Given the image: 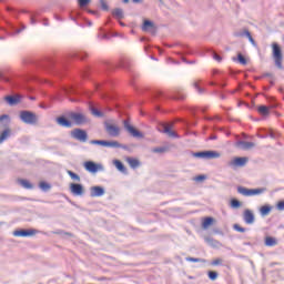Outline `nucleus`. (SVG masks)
Wrapping results in <instances>:
<instances>
[{"label":"nucleus","mask_w":284,"mask_h":284,"mask_svg":"<svg viewBox=\"0 0 284 284\" xmlns=\"http://www.w3.org/2000/svg\"><path fill=\"white\" fill-rule=\"evenodd\" d=\"M65 68V61L57 62L54 60H47L39 65V69L49 74H61Z\"/></svg>","instance_id":"1"},{"label":"nucleus","mask_w":284,"mask_h":284,"mask_svg":"<svg viewBox=\"0 0 284 284\" xmlns=\"http://www.w3.org/2000/svg\"><path fill=\"white\" fill-rule=\"evenodd\" d=\"M19 119L20 121H22V123H26L27 125H37V123H39V118L37 116V113L29 110L20 111Z\"/></svg>","instance_id":"2"},{"label":"nucleus","mask_w":284,"mask_h":284,"mask_svg":"<svg viewBox=\"0 0 284 284\" xmlns=\"http://www.w3.org/2000/svg\"><path fill=\"white\" fill-rule=\"evenodd\" d=\"M272 57L274 59V63L278 70H283V50L281 45L276 42L272 43Z\"/></svg>","instance_id":"3"},{"label":"nucleus","mask_w":284,"mask_h":284,"mask_svg":"<svg viewBox=\"0 0 284 284\" xmlns=\"http://www.w3.org/2000/svg\"><path fill=\"white\" fill-rule=\"evenodd\" d=\"M192 156L195 159H204L205 161H210L212 159H221V153L219 151H200V152H193Z\"/></svg>","instance_id":"4"},{"label":"nucleus","mask_w":284,"mask_h":284,"mask_svg":"<svg viewBox=\"0 0 284 284\" xmlns=\"http://www.w3.org/2000/svg\"><path fill=\"white\" fill-rule=\"evenodd\" d=\"M84 170H87V172H90L91 174H97V172H105V168H103V164H97L93 161L84 162Z\"/></svg>","instance_id":"5"},{"label":"nucleus","mask_w":284,"mask_h":284,"mask_svg":"<svg viewBox=\"0 0 284 284\" xmlns=\"http://www.w3.org/2000/svg\"><path fill=\"white\" fill-rule=\"evenodd\" d=\"M71 139H75L80 143H88V132L83 129H74L71 131Z\"/></svg>","instance_id":"6"},{"label":"nucleus","mask_w":284,"mask_h":284,"mask_svg":"<svg viewBox=\"0 0 284 284\" xmlns=\"http://www.w3.org/2000/svg\"><path fill=\"white\" fill-rule=\"evenodd\" d=\"M247 161H250L247 156H240L231 160L227 165L229 168H232V170H236L237 168H245Z\"/></svg>","instance_id":"7"},{"label":"nucleus","mask_w":284,"mask_h":284,"mask_svg":"<svg viewBox=\"0 0 284 284\" xmlns=\"http://www.w3.org/2000/svg\"><path fill=\"white\" fill-rule=\"evenodd\" d=\"M124 130L131 134L134 139H143V134L141 131L136 130L132 124H130V120H124L123 121Z\"/></svg>","instance_id":"8"},{"label":"nucleus","mask_w":284,"mask_h":284,"mask_svg":"<svg viewBox=\"0 0 284 284\" xmlns=\"http://www.w3.org/2000/svg\"><path fill=\"white\" fill-rule=\"evenodd\" d=\"M104 130L109 136L115 139L121 134V129L118 125L111 124L110 122H104Z\"/></svg>","instance_id":"9"},{"label":"nucleus","mask_w":284,"mask_h":284,"mask_svg":"<svg viewBox=\"0 0 284 284\" xmlns=\"http://www.w3.org/2000/svg\"><path fill=\"white\" fill-rule=\"evenodd\" d=\"M69 116L72 119V121H74L75 125H84V123H88V116H85L83 113L71 112Z\"/></svg>","instance_id":"10"},{"label":"nucleus","mask_w":284,"mask_h":284,"mask_svg":"<svg viewBox=\"0 0 284 284\" xmlns=\"http://www.w3.org/2000/svg\"><path fill=\"white\" fill-rule=\"evenodd\" d=\"M39 231L34 230V229H21V230H16L13 232V236H18V237H22V239H28L29 236H34V234H38Z\"/></svg>","instance_id":"11"},{"label":"nucleus","mask_w":284,"mask_h":284,"mask_svg":"<svg viewBox=\"0 0 284 284\" xmlns=\"http://www.w3.org/2000/svg\"><path fill=\"white\" fill-rule=\"evenodd\" d=\"M23 99V95L21 94H12V95H6L4 101L10 106L19 105L21 100Z\"/></svg>","instance_id":"12"},{"label":"nucleus","mask_w":284,"mask_h":284,"mask_svg":"<svg viewBox=\"0 0 284 284\" xmlns=\"http://www.w3.org/2000/svg\"><path fill=\"white\" fill-rule=\"evenodd\" d=\"M243 221L246 225H254L256 217L254 216V212L252 210L246 209L243 212Z\"/></svg>","instance_id":"13"},{"label":"nucleus","mask_w":284,"mask_h":284,"mask_svg":"<svg viewBox=\"0 0 284 284\" xmlns=\"http://www.w3.org/2000/svg\"><path fill=\"white\" fill-rule=\"evenodd\" d=\"M70 192L73 196H83V184L80 183H71Z\"/></svg>","instance_id":"14"},{"label":"nucleus","mask_w":284,"mask_h":284,"mask_svg":"<svg viewBox=\"0 0 284 284\" xmlns=\"http://www.w3.org/2000/svg\"><path fill=\"white\" fill-rule=\"evenodd\" d=\"M104 194H105V189L103 186H91L90 187L91 199H97L99 196H103Z\"/></svg>","instance_id":"15"},{"label":"nucleus","mask_w":284,"mask_h":284,"mask_svg":"<svg viewBox=\"0 0 284 284\" xmlns=\"http://www.w3.org/2000/svg\"><path fill=\"white\" fill-rule=\"evenodd\" d=\"M159 131L168 134V136H170L171 139H181V136L178 135L176 132L172 131V128L170 125L164 124L159 129Z\"/></svg>","instance_id":"16"},{"label":"nucleus","mask_w":284,"mask_h":284,"mask_svg":"<svg viewBox=\"0 0 284 284\" xmlns=\"http://www.w3.org/2000/svg\"><path fill=\"white\" fill-rule=\"evenodd\" d=\"M55 123L60 125V128H72V121L65 118V115L58 116Z\"/></svg>","instance_id":"17"},{"label":"nucleus","mask_w":284,"mask_h":284,"mask_svg":"<svg viewBox=\"0 0 284 284\" xmlns=\"http://www.w3.org/2000/svg\"><path fill=\"white\" fill-rule=\"evenodd\" d=\"M254 145H255L254 142H247L243 140H240L236 142V148H241V150H252Z\"/></svg>","instance_id":"18"},{"label":"nucleus","mask_w":284,"mask_h":284,"mask_svg":"<svg viewBox=\"0 0 284 284\" xmlns=\"http://www.w3.org/2000/svg\"><path fill=\"white\" fill-rule=\"evenodd\" d=\"M10 30H13V32H10L9 36L10 37H17V34H21V32H23V30H26V24H20V29H17V27H14V24H9Z\"/></svg>","instance_id":"19"},{"label":"nucleus","mask_w":284,"mask_h":284,"mask_svg":"<svg viewBox=\"0 0 284 284\" xmlns=\"http://www.w3.org/2000/svg\"><path fill=\"white\" fill-rule=\"evenodd\" d=\"M113 165L119 172H121V174H128V168H125V164H123V162H121L120 160H114Z\"/></svg>","instance_id":"20"},{"label":"nucleus","mask_w":284,"mask_h":284,"mask_svg":"<svg viewBox=\"0 0 284 284\" xmlns=\"http://www.w3.org/2000/svg\"><path fill=\"white\" fill-rule=\"evenodd\" d=\"M112 16L114 17V19H116L118 21H121V19H125V13L123 12V9L121 8H115L112 10Z\"/></svg>","instance_id":"21"},{"label":"nucleus","mask_w":284,"mask_h":284,"mask_svg":"<svg viewBox=\"0 0 284 284\" xmlns=\"http://www.w3.org/2000/svg\"><path fill=\"white\" fill-rule=\"evenodd\" d=\"M126 163H129L132 170H136L138 168H141V161L134 158H126Z\"/></svg>","instance_id":"22"},{"label":"nucleus","mask_w":284,"mask_h":284,"mask_svg":"<svg viewBox=\"0 0 284 284\" xmlns=\"http://www.w3.org/2000/svg\"><path fill=\"white\" fill-rule=\"evenodd\" d=\"M71 59H80L81 61H85L88 59V53L83 51H77L70 54Z\"/></svg>","instance_id":"23"},{"label":"nucleus","mask_w":284,"mask_h":284,"mask_svg":"<svg viewBox=\"0 0 284 284\" xmlns=\"http://www.w3.org/2000/svg\"><path fill=\"white\" fill-rule=\"evenodd\" d=\"M264 245H266V247H275V245H278V242L276 241V237L266 236Z\"/></svg>","instance_id":"24"},{"label":"nucleus","mask_w":284,"mask_h":284,"mask_svg":"<svg viewBox=\"0 0 284 284\" xmlns=\"http://www.w3.org/2000/svg\"><path fill=\"white\" fill-rule=\"evenodd\" d=\"M205 243H207V245H210L211 247H221V242H219L214 237H205Z\"/></svg>","instance_id":"25"},{"label":"nucleus","mask_w":284,"mask_h":284,"mask_svg":"<svg viewBox=\"0 0 284 284\" xmlns=\"http://www.w3.org/2000/svg\"><path fill=\"white\" fill-rule=\"evenodd\" d=\"M237 193L242 194V196H251V189L245 186H237Z\"/></svg>","instance_id":"26"},{"label":"nucleus","mask_w":284,"mask_h":284,"mask_svg":"<svg viewBox=\"0 0 284 284\" xmlns=\"http://www.w3.org/2000/svg\"><path fill=\"white\" fill-rule=\"evenodd\" d=\"M11 131L10 128H7L4 131L0 134V144L3 143L8 138H10Z\"/></svg>","instance_id":"27"},{"label":"nucleus","mask_w":284,"mask_h":284,"mask_svg":"<svg viewBox=\"0 0 284 284\" xmlns=\"http://www.w3.org/2000/svg\"><path fill=\"white\" fill-rule=\"evenodd\" d=\"M104 148L118 149V148H121V143H119L118 141H108V140H105L104 141Z\"/></svg>","instance_id":"28"},{"label":"nucleus","mask_w":284,"mask_h":284,"mask_svg":"<svg viewBox=\"0 0 284 284\" xmlns=\"http://www.w3.org/2000/svg\"><path fill=\"white\" fill-rule=\"evenodd\" d=\"M150 28H154V22H152L151 20H144L142 24L143 32H148Z\"/></svg>","instance_id":"29"},{"label":"nucleus","mask_w":284,"mask_h":284,"mask_svg":"<svg viewBox=\"0 0 284 284\" xmlns=\"http://www.w3.org/2000/svg\"><path fill=\"white\" fill-rule=\"evenodd\" d=\"M214 223V217H205L202 222L203 230H207Z\"/></svg>","instance_id":"30"},{"label":"nucleus","mask_w":284,"mask_h":284,"mask_svg":"<svg viewBox=\"0 0 284 284\" xmlns=\"http://www.w3.org/2000/svg\"><path fill=\"white\" fill-rule=\"evenodd\" d=\"M90 111L93 116H97V119H103V116H104L103 112L99 111V109H97L94 106H91Z\"/></svg>","instance_id":"31"},{"label":"nucleus","mask_w":284,"mask_h":284,"mask_svg":"<svg viewBox=\"0 0 284 284\" xmlns=\"http://www.w3.org/2000/svg\"><path fill=\"white\" fill-rule=\"evenodd\" d=\"M168 150H170L168 146H158L152 149L151 152H153V154H164V152H168Z\"/></svg>","instance_id":"32"},{"label":"nucleus","mask_w":284,"mask_h":284,"mask_svg":"<svg viewBox=\"0 0 284 284\" xmlns=\"http://www.w3.org/2000/svg\"><path fill=\"white\" fill-rule=\"evenodd\" d=\"M257 112L262 114V116H267L270 114V108H267L266 105H260L257 108Z\"/></svg>","instance_id":"33"},{"label":"nucleus","mask_w":284,"mask_h":284,"mask_svg":"<svg viewBox=\"0 0 284 284\" xmlns=\"http://www.w3.org/2000/svg\"><path fill=\"white\" fill-rule=\"evenodd\" d=\"M264 192H267V189H251V196H258V194H264Z\"/></svg>","instance_id":"34"},{"label":"nucleus","mask_w":284,"mask_h":284,"mask_svg":"<svg viewBox=\"0 0 284 284\" xmlns=\"http://www.w3.org/2000/svg\"><path fill=\"white\" fill-rule=\"evenodd\" d=\"M270 212H272V206H270V205H264L260 209L261 216H267V214H270Z\"/></svg>","instance_id":"35"},{"label":"nucleus","mask_w":284,"mask_h":284,"mask_svg":"<svg viewBox=\"0 0 284 284\" xmlns=\"http://www.w3.org/2000/svg\"><path fill=\"white\" fill-rule=\"evenodd\" d=\"M67 174L70 176V179H72V181H77L78 183H81V176H79V174L74 173L71 170H68Z\"/></svg>","instance_id":"36"},{"label":"nucleus","mask_w":284,"mask_h":284,"mask_svg":"<svg viewBox=\"0 0 284 284\" xmlns=\"http://www.w3.org/2000/svg\"><path fill=\"white\" fill-rule=\"evenodd\" d=\"M118 68H123L128 70L130 68V61L128 59H121L118 63Z\"/></svg>","instance_id":"37"},{"label":"nucleus","mask_w":284,"mask_h":284,"mask_svg":"<svg viewBox=\"0 0 284 284\" xmlns=\"http://www.w3.org/2000/svg\"><path fill=\"white\" fill-rule=\"evenodd\" d=\"M20 185L24 187V190H33L34 187L28 180H20Z\"/></svg>","instance_id":"38"},{"label":"nucleus","mask_w":284,"mask_h":284,"mask_svg":"<svg viewBox=\"0 0 284 284\" xmlns=\"http://www.w3.org/2000/svg\"><path fill=\"white\" fill-rule=\"evenodd\" d=\"M233 61H239L241 65H247V59H245V57L241 53L237 54V59L233 58Z\"/></svg>","instance_id":"39"},{"label":"nucleus","mask_w":284,"mask_h":284,"mask_svg":"<svg viewBox=\"0 0 284 284\" xmlns=\"http://www.w3.org/2000/svg\"><path fill=\"white\" fill-rule=\"evenodd\" d=\"M39 187L42 190V192H48V190H50L52 186L47 182H40Z\"/></svg>","instance_id":"40"},{"label":"nucleus","mask_w":284,"mask_h":284,"mask_svg":"<svg viewBox=\"0 0 284 284\" xmlns=\"http://www.w3.org/2000/svg\"><path fill=\"white\" fill-rule=\"evenodd\" d=\"M207 276H209L210 281H216V278H219V273L215 271H209Z\"/></svg>","instance_id":"41"},{"label":"nucleus","mask_w":284,"mask_h":284,"mask_svg":"<svg viewBox=\"0 0 284 284\" xmlns=\"http://www.w3.org/2000/svg\"><path fill=\"white\" fill-rule=\"evenodd\" d=\"M231 207H233V210H239V207H241V201H239L236 199H232L231 200Z\"/></svg>","instance_id":"42"},{"label":"nucleus","mask_w":284,"mask_h":284,"mask_svg":"<svg viewBox=\"0 0 284 284\" xmlns=\"http://www.w3.org/2000/svg\"><path fill=\"white\" fill-rule=\"evenodd\" d=\"M91 145H102V148H105V140H91Z\"/></svg>","instance_id":"43"},{"label":"nucleus","mask_w":284,"mask_h":284,"mask_svg":"<svg viewBox=\"0 0 284 284\" xmlns=\"http://www.w3.org/2000/svg\"><path fill=\"white\" fill-rule=\"evenodd\" d=\"M3 121H7V123H4V126L8 125V123H10V115L9 114L0 115V123H3Z\"/></svg>","instance_id":"44"},{"label":"nucleus","mask_w":284,"mask_h":284,"mask_svg":"<svg viewBox=\"0 0 284 284\" xmlns=\"http://www.w3.org/2000/svg\"><path fill=\"white\" fill-rule=\"evenodd\" d=\"M233 230H235V232H241L242 234L245 233V232H247V229L242 227V226L239 225V224H234V225H233Z\"/></svg>","instance_id":"45"},{"label":"nucleus","mask_w":284,"mask_h":284,"mask_svg":"<svg viewBox=\"0 0 284 284\" xmlns=\"http://www.w3.org/2000/svg\"><path fill=\"white\" fill-rule=\"evenodd\" d=\"M186 261L189 263H203L204 260L199 258V257H186Z\"/></svg>","instance_id":"46"},{"label":"nucleus","mask_w":284,"mask_h":284,"mask_svg":"<svg viewBox=\"0 0 284 284\" xmlns=\"http://www.w3.org/2000/svg\"><path fill=\"white\" fill-rule=\"evenodd\" d=\"M250 34V30L245 29L244 31L235 32V37H247Z\"/></svg>","instance_id":"47"},{"label":"nucleus","mask_w":284,"mask_h":284,"mask_svg":"<svg viewBox=\"0 0 284 284\" xmlns=\"http://www.w3.org/2000/svg\"><path fill=\"white\" fill-rule=\"evenodd\" d=\"M80 8H87L91 0H77Z\"/></svg>","instance_id":"48"},{"label":"nucleus","mask_w":284,"mask_h":284,"mask_svg":"<svg viewBox=\"0 0 284 284\" xmlns=\"http://www.w3.org/2000/svg\"><path fill=\"white\" fill-rule=\"evenodd\" d=\"M246 38L248 39L250 43H252V45L256 47V41L252 37V33H246Z\"/></svg>","instance_id":"49"},{"label":"nucleus","mask_w":284,"mask_h":284,"mask_svg":"<svg viewBox=\"0 0 284 284\" xmlns=\"http://www.w3.org/2000/svg\"><path fill=\"white\" fill-rule=\"evenodd\" d=\"M193 85H194L195 90H197L199 94H203L204 89H203V88H200L199 82H194Z\"/></svg>","instance_id":"50"},{"label":"nucleus","mask_w":284,"mask_h":284,"mask_svg":"<svg viewBox=\"0 0 284 284\" xmlns=\"http://www.w3.org/2000/svg\"><path fill=\"white\" fill-rule=\"evenodd\" d=\"M100 3H101L102 10H105V11L110 10V7L108 6V3H105V0H100Z\"/></svg>","instance_id":"51"},{"label":"nucleus","mask_w":284,"mask_h":284,"mask_svg":"<svg viewBox=\"0 0 284 284\" xmlns=\"http://www.w3.org/2000/svg\"><path fill=\"white\" fill-rule=\"evenodd\" d=\"M213 59L215 61H217V63H221V61H223V58L221 55L216 54V52H213Z\"/></svg>","instance_id":"52"},{"label":"nucleus","mask_w":284,"mask_h":284,"mask_svg":"<svg viewBox=\"0 0 284 284\" xmlns=\"http://www.w3.org/2000/svg\"><path fill=\"white\" fill-rule=\"evenodd\" d=\"M223 264V260H221V258H216V260H214V261H212L211 262V265H222Z\"/></svg>","instance_id":"53"},{"label":"nucleus","mask_w":284,"mask_h":284,"mask_svg":"<svg viewBox=\"0 0 284 284\" xmlns=\"http://www.w3.org/2000/svg\"><path fill=\"white\" fill-rule=\"evenodd\" d=\"M277 210H280V212L284 211V201H280L276 205Z\"/></svg>","instance_id":"54"},{"label":"nucleus","mask_w":284,"mask_h":284,"mask_svg":"<svg viewBox=\"0 0 284 284\" xmlns=\"http://www.w3.org/2000/svg\"><path fill=\"white\" fill-rule=\"evenodd\" d=\"M206 176L205 175H197L195 176L194 181H196L197 183H201V181H205Z\"/></svg>","instance_id":"55"},{"label":"nucleus","mask_w":284,"mask_h":284,"mask_svg":"<svg viewBox=\"0 0 284 284\" xmlns=\"http://www.w3.org/2000/svg\"><path fill=\"white\" fill-rule=\"evenodd\" d=\"M30 23H31V26H37V19H34V17H32V16L30 18Z\"/></svg>","instance_id":"56"},{"label":"nucleus","mask_w":284,"mask_h":284,"mask_svg":"<svg viewBox=\"0 0 284 284\" xmlns=\"http://www.w3.org/2000/svg\"><path fill=\"white\" fill-rule=\"evenodd\" d=\"M216 139H217V136L213 134V135H210L207 140L209 141H216Z\"/></svg>","instance_id":"57"},{"label":"nucleus","mask_w":284,"mask_h":284,"mask_svg":"<svg viewBox=\"0 0 284 284\" xmlns=\"http://www.w3.org/2000/svg\"><path fill=\"white\" fill-rule=\"evenodd\" d=\"M64 92H67V94H70V92H77L74 89H70V90H68V89H64Z\"/></svg>","instance_id":"58"},{"label":"nucleus","mask_w":284,"mask_h":284,"mask_svg":"<svg viewBox=\"0 0 284 284\" xmlns=\"http://www.w3.org/2000/svg\"><path fill=\"white\" fill-rule=\"evenodd\" d=\"M55 21H63V18H61L60 16H54Z\"/></svg>","instance_id":"59"},{"label":"nucleus","mask_w":284,"mask_h":284,"mask_svg":"<svg viewBox=\"0 0 284 284\" xmlns=\"http://www.w3.org/2000/svg\"><path fill=\"white\" fill-rule=\"evenodd\" d=\"M194 63H196V60H191V61L189 60L187 62L189 65H194Z\"/></svg>","instance_id":"60"},{"label":"nucleus","mask_w":284,"mask_h":284,"mask_svg":"<svg viewBox=\"0 0 284 284\" xmlns=\"http://www.w3.org/2000/svg\"><path fill=\"white\" fill-rule=\"evenodd\" d=\"M116 149L128 150V145L121 144V146H118Z\"/></svg>","instance_id":"61"},{"label":"nucleus","mask_w":284,"mask_h":284,"mask_svg":"<svg viewBox=\"0 0 284 284\" xmlns=\"http://www.w3.org/2000/svg\"><path fill=\"white\" fill-rule=\"evenodd\" d=\"M43 26H45V27L50 26V22H48V19L43 20Z\"/></svg>","instance_id":"62"},{"label":"nucleus","mask_w":284,"mask_h":284,"mask_svg":"<svg viewBox=\"0 0 284 284\" xmlns=\"http://www.w3.org/2000/svg\"><path fill=\"white\" fill-rule=\"evenodd\" d=\"M102 39H110V34L104 33V34L102 36Z\"/></svg>","instance_id":"63"},{"label":"nucleus","mask_w":284,"mask_h":284,"mask_svg":"<svg viewBox=\"0 0 284 284\" xmlns=\"http://www.w3.org/2000/svg\"><path fill=\"white\" fill-rule=\"evenodd\" d=\"M155 97H156V98H161V97H163V93L158 92V93H155Z\"/></svg>","instance_id":"64"}]
</instances>
